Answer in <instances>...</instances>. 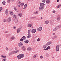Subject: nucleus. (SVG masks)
I'll use <instances>...</instances> for the list:
<instances>
[{"label": "nucleus", "instance_id": "20", "mask_svg": "<svg viewBox=\"0 0 61 61\" xmlns=\"http://www.w3.org/2000/svg\"><path fill=\"white\" fill-rule=\"evenodd\" d=\"M47 45H46L44 46H43V48L44 49H45V48H46V47H47Z\"/></svg>", "mask_w": 61, "mask_h": 61}, {"label": "nucleus", "instance_id": "44", "mask_svg": "<svg viewBox=\"0 0 61 61\" xmlns=\"http://www.w3.org/2000/svg\"><path fill=\"white\" fill-rule=\"evenodd\" d=\"M47 48L48 49H48H50V47L49 46H48Z\"/></svg>", "mask_w": 61, "mask_h": 61}, {"label": "nucleus", "instance_id": "40", "mask_svg": "<svg viewBox=\"0 0 61 61\" xmlns=\"http://www.w3.org/2000/svg\"><path fill=\"white\" fill-rule=\"evenodd\" d=\"M3 61H6V59L4 58L3 60Z\"/></svg>", "mask_w": 61, "mask_h": 61}, {"label": "nucleus", "instance_id": "3", "mask_svg": "<svg viewBox=\"0 0 61 61\" xmlns=\"http://www.w3.org/2000/svg\"><path fill=\"white\" fill-rule=\"evenodd\" d=\"M44 8V6H41L39 8V11H41V10H42Z\"/></svg>", "mask_w": 61, "mask_h": 61}, {"label": "nucleus", "instance_id": "31", "mask_svg": "<svg viewBox=\"0 0 61 61\" xmlns=\"http://www.w3.org/2000/svg\"><path fill=\"white\" fill-rule=\"evenodd\" d=\"M38 13V11H36V12H34V14H35V15H36V14H37Z\"/></svg>", "mask_w": 61, "mask_h": 61}, {"label": "nucleus", "instance_id": "43", "mask_svg": "<svg viewBox=\"0 0 61 61\" xmlns=\"http://www.w3.org/2000/svg\"><path fill=\"white\" fill-rule=\"evenodd\" d=\"M6 21V20L4 19L3 21V22H5Z\"/></svg>", "mask_w": 61, "mask_h": 61}, {"label": "nucleus", "instance_id": "45", "mask_svg": "<svg viewBox=\"0 0 61 61\" xmlns=\"http://www.w3.org/2000/svg\"><path fill=\"white\" fill-rule=\"evenodd\" d=\"M37 41H38V42H39V41H40V39L39 38H38L37 39Z\"/></svg>", "mask_w": 61, "mask_h": 61}, {"label": "nucleus", "instance_id": "9", "mask_svg": "<svg viewBox=\"0 0 61 61\" xmlns=\"http://www.w3.org/2000/svg\"><path fill=\"white\" fill-rule=\"evenodd\" d=\"M23 46V44L22 43V42H20L19 43V46L20 47V46Z\"/></svg>", "mask_w": 61, "mask_h": 61}, {"label": "nucleus", "instance_id": "13", "mask_svg": "<svg viewBox=\"0 0 61 61\" xmlns=\"http://www.w3.org/2000/svg\"><path fill=\"white\" fill-rule=\"evenodd\" d=\"M15 38V37L14 36H13L10 38V39L11 40H14Z\"/></svg>", "mask_w": 61, "mask_h": 61}, {"label": "nucleus", "instance_id": "29", "mask_svg": "<svg viewBox=\"0 0 61 61\" xmlns=\"http://www.w3.org/2000/svg\"><path fill=\"white\" fill-rule=\"evenodd\" d=\"M1 57H3V58H5V57H6V56H5L3 55H1Z\"/></svg>", "mask_w": 61, "mask_h": 61}, {"label": "nucleus", "instance_id": "7", "mask_svg": "<svg viewBox=\"0 0 61 61\" xmlns=\"http://www.w3.org/2000/svg\"><path fill=\"white\" fill-rule=\"evenodd\" d=\"M7 20L8 23H10L11 21V17H9L8 18Z\"/></svg>", "mask_w": 61, "mask_h": 61}, {"label": "nucleus", "instance_id": "61", "mask_svg": "<svg viewBox=\"0 0 61 61\" xmlns=\"http://www.w3.org/2000/svg\"><path fill=\"white\" fill-rule=\"evenodd\" d=\"M17 22H18V20H17V21H16L15 22V23H17Z\"/></svg>", "mask_w": 61, "mask_h": 61}, {"label": "nucleus", "instance_id": "35", "mask_svg": "<svg viewBox=\"0 0 61 61\" xmlns=\"http://www.w3.org/2000/svg\"><path fill=\"white\" fill-rule=\"evenodd\" d=\"M36 55H35L33 57V58H36Z\"/></svg>", "mask_w": 61, "mask_h": 61}, {"label": "nucleus", "instance_id": "64", "mask_svg": "<svg viewBox=\"0 0 61 61\" xmlns=\"http://www.w3.org/2000/svg\"><path fill=\"white\" fill-rule=\"evenodd\" d=\"M32 18H33V17H31V19H32Z\"/></svg>", "mask_w": 61, "mask_h": 61}, {"label": "nucleus", "instance_id": "15", "mask_svg": "<svg viewBox=\"0 0 61 61\" xmlns=\"http://www.w3.org/2000/svg\"><path fill=\"white\" fill-rule=\"evenodd\" d=\"M24 42L25 44H27V43H28V42H29V41H28V40H26V41H25Z\"/></svg>", "mask_w": 61, "mask_h": 61}, {"label": "nucleus", "instance_id": "36", "mask_svg": "<svg viewBox=\"0 0 61 61\" xmlns=\"http://www.w3.org/2000/svg\"><path fill=\"white\" fill-rule=\"evenodd\" d=\"M58 26L59 28H60V27H61V25H58Z\"/></svg>", "mask_w": 61, "mask_h": 61}, {"label": "nucleus", "instance_id": "11", "mask_svg": "<svg viewBox=\"0 0 61 61\" xmlns=\"http://www.w3.org/2000/svg\"><path fill=\"white\" fill-rule=\"evenodd\" d=\"M9 14L10 15H13V12L12 11H10L9 12Z\"/></svg>", "mask_w": 61, "mask_h": 61}, {"label": "nucleus", "instance_id": "2", "mask_svg": "<svg viewBox=\"0 0 61 61\" xmlns=\"http://www.w3.org/2000/svg\"><path fill=\"white\" fill-rule=\"evenodd\" d=\"M56 50L57 52L59 51V46L58 45H57L56 46Z\"/></svg>", "mask_w": 61, "mask_h": 61}, {"label": "nucleus", "instance_id": "55", "mask_svg": "<svg viewBox=\"0 0 61 61\" xmlns=\"http://www.w3.org/2000/svg\"><path fill=\"white\" fill-rule=\"evenodd\" d=\"M53 35H55V33H53L52 34Z\"/></svg>", "mask_w": 61, "mask_h": 61}, {"label": "nucleus", "instance_id": "1", "mask_svg": "<svg viewBox=\"0 0 61 61\" xmlns=\"http://www.w3.org/2000/svg\"><path fill=\"white\" fill-rule=\"evenodd\" d=\"M30 31L31 30H28V33L29 34L28 35V36H27V38H29L31 37V35H30Z\"/></svg>", "mask_w": 61, "mask_h": 61}, {"label": "nucleus", "instance_id": "27", "mask_svg": "<svg viewBox=\"0 0 61 61\" xmlns=\"http://www.w3.org/2000/svg\"><path fill=\"white\" fill-rule=\"evenodd\" d=\"M49 22L48 21H45V23L46 24H48V23H49Z\"/></svg>", "mask_w": 61, "mask_h": 61}, {"label": "nucleus", "instance_id": "16", "mask_svg": "<svg viewBox=\"0 0 61 61\" xmlns=\"http://www.w3.org/2000/svg\"><path fill=\"white\" fill-rule=\"evenodd\" d=\"M20 56L21 58H23V57H24V55L23 54H20Z\"/></svg>", "mask_w": 61, "mask_h": 61}, {"label": "nucleus", "instance_id": "32", "mask_svg": "<svg viewBox=\"0 0 61 61\" xmlns=\"http://www.w3.org/2000/svg\"><path fill=\"white\" fill-rule=\"evenodd\" d=\"M57 29L56 28V27L55 28H54L53 30V31H56V30H57Z\"/></svg>", "mask_w": 61, "mask_h": 61}, {"label": "nucleus", "instance_id": "23", "mask_svg": "<svg viewBox=\"0 0 61 61\" xmlns=\"http://www.w3.org/2000/svg\"><path fill=\"white\" fill-rule=\"evenodd\" d=\"M45 4L42 3H41L40 4V6H42L43 5H45Z\"/></svg>", "mask_w": 61, "mask_h": 61}, {"label": "nucleus", "instance_id": "60", "mask_svg": "<svg viewBox=\"0 0 61 61\" xmlns=\"http://www.w3.org/2000/svg\"><path fill=\"white\" fill-rule=\"evenodd\" d=\"M15 50H17V48L15 47Z\"/></svg>", "mask_w": 61, "mask_h": 61}, {"label": "nucleus", "instance_id": "49", "mask_svg": "<svg viewBox=\"0 0 61 61\" xmlns=\"http://www.w3.org/2000/svg\"><path fill=\"white\" fill-rule=\"evenodd\" d=\"M40 58H43V56H40Z\"/></svg>", "mask_w": 61, "mask_h": 61}, {"label": "nucleus", "instance_id": "50", "mask_svg": "<svg viewBox=\"0 0 61 61\" xmlns=\"http://www.w3.org/2000/svg\"><path fill=\"white\" fill-rule=\"evenodd\" d=\"M56 28L57 29L59 28H58V26H56Z\"/></svg>", "mask_w": 61, "mask_h": 61}, {"label": "nucleus", "instance_id": "8", "mask_svg": "<svg viewBox=\"0 0 61 61\" xmlns=\"http://www.w3.org/2000/svg\"><path fill=\"white\" fill-rule=\"evenodd\" d=\"M14 53H15V51H12L11 53L9 54V55L10 56V55H13V54H14Z\"/></svg>", "mask_w": 61, "mask_h": 61}, {"label": "nucleus", "instance_id": "25", "mask_svg": "<svg viewBox=\"0 0 61 61\" xmlns=\"http://www.w3.org/2000/svg\"><path fill=\"white\" fill-rule=\"evenodd\" d=\"M27 50H28V51H30V50H31V48L29 47V48H27Z\"/></svg>", "mask_w": 61, "mask_h": 61}, {"label": "nucleus", "instance_id": "19", "mask_svg": "<svg viewBox=\"0 0 61 61\" xmlns=\"http://www.w3.org/2000/svg\"><path fill=\"white\" fill-rule=\"evenodd\" d=\"M51 43H52V42H49L46 45L47 46H48V45H50V44H51Z\"/></svg>", "mask_w": 61, "mask_h": 61}, {"label": "nucleus", "instance_id": "5", "mask_svg": "<svg viewBox=\"0 0 61 61\" xmlns=\"http://www.w3.org/2000/svg\"><path fill=\"white\" fill-rule=\"evenodd\" d=\"M21 30V28H18L17 30V33L18 34H19V32H20V30Z\"/></svg>", "mask_w": 61, "mask_h": 61}, {"label": "nucleus", "instance_id": "22", "mask_svg": "<svg viewBox=\"0 0 61 61\" xmlns=\"http://www.w3.org/2000/svg\"><path fill=\"white\" fill-rule=\"evenodd\" d=\"M18 15L19 16L21 17V16H22V14L21 13H19L18 14Z\"/></svg>", "mask_w": 61, "mask_h": 61}, {"label": "nucleus", "instance_id": "28", "mask_svg": "<svg viewBox=\"0 0 61 61\" xmlns=\"http://www.w3.org/2000/svg\"><path fill=\"white\" fill-rule=\"evenodd\" d=\"M50 2V0H47L46 1V3H47V4H48V3H49Z\"/></svg>", "mask_w": 61, "mask_h": 61}, {"label": "nucleus", "instance_id": "38", "mask_svg": "<svg viewBox=\"0 0 61 61\" xmlns=\"http://www.w3.org/2000/svg\"><path fill=\"white\" fill-rule=\"evenodd\" d=\"M24 5V3H22L21 4V5Z\"/></svg>", "mask_w": 61, "mask_h": 61}, {"label": "nucleus", "instance_id": "4", "mask_svg": "<svg viewBox=\"0 0 61 61\" xmlns=\"http://www.w3.org/2000/svg\"><path fill=\"white\" fill-rule=\"evenodd\" d=\"M37 30L38 31H41L42 30V27H40L39 28H38Z\"/></svg>", "mask_w": 61, "mask_h": 61}, {"label": "nucleus", "instance_id": "52", "mask_svg": "<svg viewBox=\"0 0 61 61\" xmlns=\"http://www.w3.org/2000/svg\"><path fill=\"white\" fill-rule=\"evenodd\" d=\"M44 50H45V51H46V50H48V49H47V48L46 49H45Z\"/></svg>", "mask_w": 61, "mask_h": 61}, {"label": "nucleus", "instance_id": "21", "mask_svg": "<svg viewBox=\"0 0 61 61\" xmlns=\"http://www.w3.org/2000/svg\"><path fill=\"white\" fill-rule=\"evenodd\" d=\"M2 3L3 5H5V0H4L3 2H2Z\"/></svg>", "mask_w": 61, "mask_h": 61}, {"label": "nucleus", "instance_id": "34", "mask_svg": "<svg viewBox=\"0 0 61 61\" xmlns=\"http://www.w3.org/2000/svg\"><path fill=\"white\" fill-rule=\"evenodd\" d=\"M60 19V17H58V18H57V20H59V19Z\"/></svg>", "mask_w": 61, "mask_h": 61}, {"label": "nucleus", "instance_id": "41", "mask_svg": "<svg viewBox=\"0 0 61 61\" xmlns=\"http://www.w3.org/2000/svg\"><path fill=\"white\" fill-rule=\"evenodd\" d=\"M23 39L22 38H21L20 39V41H23Z\"/></svg>", "mask_w": 61, "mask_h": 61}, {"label": "nucleus", "instance_id": "26", "mask_svg": "<svg viewBox=\"0 0 61 61\" xmlns=\"http://www.w3.org/2000/svg\"><path fill=\"white\" fill-rule=\"evenodd\" d=\"M19 51V50L16 51H15L14 53H15V54H16V53H17V52H18Z\"/></svg>", "mask_w": 61, "mask_h": 61}, {"label": "nucleus", "instance_id": "51", "mask_svg": "<svg viewBox=\"0 0 61 61\" xmlns=\"http://www.w3.org/2000/svg\"><path fill=\"white\" fill-rule=\"evenodd\" d=\"M52 12H53V13H55V12H56V11H52Z\"/></svg>", "mask_w": 61, "mask_h": 61}, {"label": "nucleus", "instance_id": "56", "mask_svg": "<svg viewBox=\"0 0 61 61\" xmlns=\"http://www.w3.org/2000/svg\"><path fill=\"white\" fill-rule=\"evenodd\" d=\"M16 28V27H15H15H14V29H15Z\"/></svg>", "mask_w": 61, "mask_h": 61}, {"label": "nucleus", "instance_id": "33", "mask_svg": "<svg viewBox=\"0 0 61 61\" xmlns=\"http://www.w3.org/2000/svg\"><path fill=\"white\" fill-rule=\"evenodd\" d=\"M60 6H61V5H59L57 6V7L58 8H59V7H60Z\"/></svg>", "mask_w": 61, "mask_h": 61}, {"label": "nucleus", "instance_id": "10", "mask_svg": "<svg viewBox=\"0 0 61 61\" xmlns=\"http://www.w3.org/2000/svg\"><path fill=\"white\" fill-rule=\"evenodd\" d=\"M21 49H23L22 50L23 51H25V46H23L21 47Z\"/></svg>", "mask_w": 61, "mask_h": 61}, {"label": "nucleus", "instance_id": "57", "mask_svg": "<svg viewBox=\"0 0 61 61\" xmlns=\"http://www.w3.org/2000/svg\"><path fill=\"white\" fill-rule=\"evenodd\" d=\"M59 0H57V2H58L59 1Z\"/></svg>", "mask_w": 61, "mask_h": 61}, {"label": "nucleus", "instance_id": "39", "mask_svg": "<svg viewBox=\"0 0 61 61\" xmlns=\"http://www.w3.org/2000/svg\"><path fill=\"white\" fill-rule=\"evenodd\" d=\"M14 10H15V11H16L17 10L16 9V7H14Z\"/></svg>", "mask_w": 61, "mask_h": 61}, {"label": "nucleus", "instance_id": "47", "mask_svg": "<svg viewBox=\"0 0 61 61\" xmlns=\"http://www.w3.org/2000/svg\"><path fill=\"white\" fill-rule=\"evenodd\" d=\"M6 50H7V51H8V48H6Z\"/></svg>", "mask_w": 61, "mask_h": 61}, {"label": "nucleus", "instance_id": "63", "mask_svg": "<svg viewBox=\"0 0 61 61\" xmlns=\"http://www.w3.org/2000/svg\"><path fill=\"white\" fill-rule=\"evenodd\" d=\"M11 1H15V0H11Z\"/></svg>", "mask_w": 61, "mask_h": 61}, {"label": "nucleus", "instance_id": "24", "mask_svg": "<svg viewBox=\"0 0 61 61\" xmlns=\"http://www.w3.org/2000/svg\"><path fill=\"white\" fill-rule=\"evenodd\" d=\"M32 26V24H29L28 25V26L29 27H30Z\"/></svg>", "mask_w": 61, "mask_h": 61}, {"label": "nucleus", "instance_id": "62", "mask_svg": "<svg viewBox=\"0 0 61 61\" xmlns=\"http://www.w3.org/2000/svg\"><path fill=\"white\" fill-rule=\"evenodd\" d=\"M18 6H19V7H20V5H18Z\"/></svg>", "mask_w": 61, "mask_h": 61}, {"label": "nucleus", "instance_id": "6", "mask_svg": "<svg viewBox=\"0 0 61 61\" xmlns=\"http://www.w3.org/2000/svg\"><path fill=\"white\" fill-rule=\"evenodd\" d=\"M36 32V29H33L31 30V32L32 33H35Z\"/></svg>", "mask_w": 61, "mask_h": 61}, {"label": "nucleus", "instance_id": "54", "mask_svg": "<svg viewBox=\"0 0 61 61\" xmlns=\"http://www.w3.org/2000/svg\"><path fill=\"white\" fill-rule=\"evenodd\" d=\"M18 2H19V3H20H20H21V2L19 0H18Z\"/></svg>", "mask_w": 61, "mask_h": 61}, {"label": "nucleus", "instance_id": "37", "mask_svg": "<svg viewBox=\"0 0 61 61\" xmlns=\"http://www.w3.org/2000/svg\"><path fill=\"white\" fill-rule=\"evenodd\" d=\"M57 38V36H54V38Z\"/></svg>", "mask_w": 61, "mask_h": 61}, {"label": "nucleus", "instance_id": "59", "mask_svg": "<svg viewBox=\"0 0 61 61\" xmlns=\"http://www.w3.org/2000/svg\"><path fill=\"white\" fill-rule=\"evenodd\" d=\"M41 19H43V17H41Z\"/></svg>", "mask_w": 61, "mask_h": 61}, {"label": "nucleus", "instance_id": "53", "mask_svg": "<svg viewBox=\"0 0 61 61\" xmlns=\"http://www.w3.org/2000/svg\"><path fill=\"white\" fill-rule=\"evenodd\" d=\"M8 33V31H6L5 32V33Z\"/></svg>", "mask_w": 61, "mask_h": 61}, {"label": "nucleus", "instance_id": "14", "mask_svg": "<svg viewBox=\"0 0 61 61\" xmlns=\"http://www.w3.org/2000/svg\"><path fill=\"white\" fill-rule=\"evenodd\" d=\"M17 57L18 58V59H21V56H20V55H18L17 56Z\"/></svg>", "mask_w": 61, "mask_h": 61}, {"label": "nucleus", "instance_id": "12", "mask_svg": "<svg viewBox=\"0 0 61 61\" xmlns=\"http://www.w3.org/2000/svg\"><path fill=\"white\" fill-rule=\"evenodd\" d=\"M27 4H26L25 5H24V8H23V9H25V8H26L27 7Z\"/></svg>", "mask_w": 61, "mask_h": 61}, {"label": "nucleus", "instance_id": "58", "mask_svg": "<svg viewBox=\"0 0 61 61\" xmlns=\"http://www.w3.org/2000/svg\"><path fill=\"white\" fill-rule=\"evenodd\" d=\"M33 19H34L35 18H36V17H33Z\"/></svg>", "mask_w": 61, "mask_h": 61}, {"label": "nucleus", "instance_id": "46", "mask_svg": "<svg viewBox=\"0 0 61 61\" xmlns=\"http://www.w3.org/2000/svg\"><path fill=\"white\" fill-rule=\"evenodd\" d=\"M7 2L8 3H10V0H8L7 1Z\"/></svg>", "mask_w": 61, "mask_h": 61}, {"label": "nucleus", "instance_id": "18", "mask_svg": "<svg viewBox=\"0 0 61 61\" xmlns=\"http://www.w3.org/2000/svg\"><path fill=\"white\" fill-rule=\"evenodd\" d=\"M22 38L23 40H25V39H26V37L25 36H23L22 37Z\"/></svg>", "mask_w": 61, "mask_h": 61}, {"label": "nucleus", "instance_id": "42", "mask_svg": "<svg viewBox=\"0 0 61 61\" xmlns=\"http://www.w3.org/2000/svg\"><path fill=\"white\" fill-rule=\"evenodd\" d=\"M2 10V7L0 8V12L1 11V10Z\"/></svg>", "mask_w": 61, "mask_h": 61}, {"label": "nucleus", "instance_id": "17", "mask_svg": "<svg viewBox=\"0 0 61 61\" xmlns=\"http://www.w3.org/2000/svg\"><path fill=\"white\" fill-rule=\"evenodd\" d=\"M16 15H13V17L15 18V19H16Z\"/></svg>", "mask_w": 61, "mask_h": 61}, {"label": "nucleus", "instance_id": "30", "mask_svg": "<svg viewBox=\"0 0 61 61\" xmlns=\"http://www.w3.org/2000/svg\"><path fill=\"white\" fill-rule=\"evenodd\" d=\"M5 13L6 15H7V14H8V11L7 10H6L5 11Z\"/></svg>", "mask_w": 61, "mask_h": 61}, {"label": "nucleus", "instance_id": "48", "mask_svg": "<svg viewBox=\"0 0 61 61\" xmlns=\"http://www.w3.org/2000/svg\"><path fill=\"white\" fill-rule=\"evenodd\" d=\"M42 2H43V3H45V0H42Z\"/></svg>", "mask_w": 61, "mask_h": 61}]
</instances>
